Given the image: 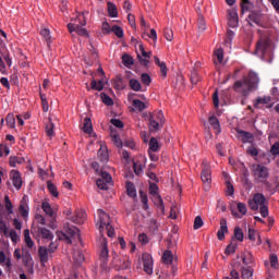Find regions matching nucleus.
Wrapping results in <instances>:
<instances>
[{"label": "nucleus", "mask_w": 279, "mask_h": 279, "mask_svg": "<svg viewBox=\"0 0 279 279\" xmlns=\"http://www.w3.org/2000/svg\"><path fill=\"white\" fill-rule=\"evenodd\" d=\"M149 193L153 195V197L156 195H159L160 189L158 187V185L156 183H150Z\"/></svg>", "instance_id": "nucleus-60"}, {"label": "nucleus", "mask_w": 279, "mask_h": 279, "mask_svg": "<svg viewBox=\"0 0 279 279\" xmlns=\"http://www.w3.org/2000/svg\"><path fill=\"white\" fill-rule=\"evenodd\" d=\"M7 125H9V128H11L12 130H14V128H16V118H14V113H9L7 116Z\"/></svg>", "instance_id": "nucleus-44"}, {"label": "nucleus", "mask_w": 279, "mask_h": 279, "mask_svg": "<svg viewBox=\"0 0 279 279\" xmlns=\"http://www.w3.org/2000/svg\"><path fill=\"white\" fill-rule=\"evenodd\" d=\"M24 241L26 243V247H29V250L34 247V240H32V236L29 235V229L24 230Z\"/></svg>", "instance_id": "nucleus-40"}, {"label": "nucleus", "mask_w": 279, "mask_h": 279, "mask_svg": "<svg viewBox=\"0 0 279 279\" xmlns=\"http://www.w3.org/2000/svg\"><path fill=\"white\" fill-rule=\"evenodd\" d=\"M256 236H257L256 244L257 245H263V239L260 238V233L257 230L250 228L248 229V239H250V241H253V242L256 241Z\"/></svg>", "instance_id": "nucleus-23"}, {"label": "nucleus", "mask_w": 279, "mask_h": 279, "mask_svg": "<svg viewBox=\"0 0 279 279\" xmlns=\"http://www.w3.org/2000/svg\"><path fill=\"white\" fill-rule=\"evenodd\" d=\"M226 234H228V220L222 218L220 220V228L217 232L218 241H223V239H226Z\"/></svg>", "instance_id": "nucleus-16"}, {"label": "nucleus", "mask_w": 279, "mask_h": 279, "mask_svg": "<svg viewBox=\"0 0 279 279\" xmlns=\"http://www.w3.org/2000/svg\"><path fill=\"white\" fill-rule=\"evenodd\" d=\"M214 56L216 60L214 61L215 64H222L223 63V48H218L214 51Z\"/></svg>", "instance_id": "nucleus-37"}, {"label": "nucleus", "mask_w": 279, "mask_h": 279, "mask_svg": "<svg viewBox=\"0 0 279 279\" xmlns=\"http://www.w3.org/2000/svg\"><path fill=\"white\" fill-rule=\"evenodd\" d=\"M250 169L255 182L262 184L267 183V180H269V168L263 163H254L250 167Z\"/></svg>", "instance_id": "nucleus-4"}, {"label": "nucleus", "mask_w": 279, "mask_h": 279, "mask_svg": "<svg viewBox=\"0 0 279 279\" xmlns=\"http://www.w3.org/2000/svg\"><path fill=\"white\" fill-rule=\"evenodd\" d=\"M247 204L251 210H258L259 208V213L264 219L269 217V207L267 206V198L263 193L255 194L253 198L248 199Z\"/></svg>", "instance_id": "nucleus-1"}, {"label": "nucleus", "mask_w": 279, "mask_h": 279, "mask_svg": "<svg viewBox=\"0 0 279 279\" xmlns=\"http://www.w3.org/2000/svg\"><path fill=\"white\" fill-rule=\"evenodd\" d=\"M229 26L232 28L239 27V12L236 9H231L228 11Z\"/></svg>", "instance_id": "nucleus-15"}, {"label": "nucleus", "mask_w": 279, "mask_h": 279, "mask_svg": "<svg viewBox=\"0 0 279 279\" xmlns=\"http://www.w3.org/2000/svg\"><path fill=\"white\" fill-rule=\"evenodd\" d=\"M202 182L205 184H210L213 182V172L210 171V167H205L201 173Z\"/></svg>", "instance_id": "nucleus-17"}, {"label": "nucleus", "mask_w": 279, "mask_h": 279, "mask_svg": "<svg viewBox=\"0 0 279 279\" xmlns=\"http://www.w3.org/2000/svg\"><path fill=\"white\" fill-rule=\"evenodd\" d=\"M254 277V270L250 268L242 269V278L243 279H252Z\"/></svg>", "instance_id": "nucleus-59"}, {"label": "nucleus", "mask_w": 279, "mask_h": 279, "mask_svg": "<svg viewBox=\"0 0 279 279\" xmlns=\"http://www.w3.org/2000/svg\"><path fill=\"white\" fill-rule=\"evenodd\" d=\"M162 262L165 265H171L173 263V253L171 251H165Z\"/></svg>", "instance_id": "nucleus-41"}, {"label": "nucleus", "mask_w": 279, "mask_h": 279, "mask_svg": "<svg viewBox=\"0 0 279 279\" xmlns=\"http://www.w3.org/2000/svg\"><path fill=\"white\" fill-rule=\"evenodd\" d=\"M148 151H160V143L158 138L151 137L148 143Z\"/></svg>", "instance_id": "nucleus-29"}, {"label": "nucleus", "mask_w": 279, "mask_h": 279, "mask_svg": "<svg viewBox=\"0 0 279 279\" xmlns=\"http://www.w3.org/2000/svg\"><path fill=\"white\" fill-rule=\"evenodd\" d=\"M248 84L253 87V88H257L258 84L260 82V78L258 77V74L254 71H250L248 72Z\"/></svg>", "instance_id": "nucleus-21"}, {"label": "nucleus", "mask_w": 279, "mask_h": 279, "mask_svg": "<svg viewBox=\"0 0 279 279\" xmlns=\"http://www.w3.org/2000/svg\"><path fill=\"white\" fill-rule=\"evenodd\" d=\"M233 88L235 93H241V95H244V97H247V95H250V93H252L253 89L247 77H243L236 81L233 85Z\"/></svg>", "instance_id": "nucleus-7"}, {"label": "nucleus", "mask_w": 279, "mask_h": 279, "mask_svg": "<svg viewBox=\"0 0 279 279\" xmlns=\"http://www.w3.org/2000/svg\"><path fill=\"white\" fill-rule=\"evenodd\" d=\"M71 221L81 226L82 223H84V221H86V211L82 209L77 210L76 215L71 218Z\"/></svg>", "instance_id": "nucleus-20"}, {"label": "nucleus", "mask_w": 279, "mask_h": 279, "mask_svg": "<svg viewBox=\"0 0 279 279\" xmlns=\"http://www.w3.org/2000/svg\"><path fill=\"white\" fill-rule=\"evenodd\" d=\"M86 16H88V11L82 12V14L78 15L80 23H69L68 29L72 36H75V33L78 36H83L84 38H88V31L85 27L86 25Z\"/></svg>", "instance_id": "nucleus-2"}, {"label": "nucleus", "mask_w": 279, "mask_h": 279, "mask_svg": "<svg viewBox=\"0 0 279 279\" xmlns=\"http://www.w3.org/2000/svg\"><path fill=\"white\" fill-rule=\"evenodd\" d=\"M90 86H92L93 90L101 92V89L105 88L106 83L104 82V80H100L98 82L96 80H93L90 83Z\"/></svg>", "instance_id": "nucleus-38"}, {"label": "nucleus", "mask_w": 279, "mask_h": 279, "mask_svg": "<svg viewBox=\"0 0 279 279\" xmlns=\"http://www.w3.org/2000/svg\"><path fill=\"white\" fill-rule=\"evenodd\" d=\"M41 208H43L45 215H47L48 217H51L52 219H56V210H58V209L52 208L51 204H49V202H43Z\"/></svg>", "instance_id": "nucleus-18"}, {"label": "nucleus", "mask_w": 279, "mask_h": 279, "mask_svg": "<svg viewBox=\"0 0 279 279\" xmlns=\"http://www.w3.org/2000/svg\"><path fill=\"white\" fill-rule=\"evenodd\" d=\"M25 162V157L11 156L9 158V165L12 168H16L17 165H23Z\"/></svg>", "instance_id": "nucleus-28"}, {"label": "nucleus", "mask_w": 279, "mask_h": 279, "mask_svg": "<svg viewBox=\"0 0 279 279\" xmlns=\"http://www.w3.org/2000/svg\"><path fill=\"white\" fill-rule=\"evenodd\" d=\"M9 178L15 191H21V189H23V177L21 174V171L11 170L9 173Z\"/></svg>", "instance_id": "nucleus-9"}, {"label": "nucleus", "mask_w": 279, "mask_h": 279, "mask_svg": "<svg viewBox=\"0 0 279 279\" xmlns=\"http://www.w3.org/2000/svg\"><path fill=\"white\" fill-rule=\"evenodd\" d=\"M142 260L145 274L151 276V274H154V257H151V255L148 253H144L142 255Z\"/></svg>", "instance_id": "nucleus-12"}, {"label": "nucleus", "mask_w": 279, "mask_h": 279, "mask_svg": "<svg viewBox=\"0 0 279 279\" xmlns=\"http://www.w3.org/2000/svg\"><path fill=\"white\" fill-rule=\"evenodd\" d=\"M100 99L102 100V102L106 106H113L114 101L112 100V98H110V96H108V94L106 93H101L100 94Z\"/></svg>", "instance_id": "nucleus-53"}, {"label": "nucleus", "mask_w": 279, "mask_h": 279, "mask_svg": "<svg viewBox=\"0 0 279 279\" xmlns=\"http://www.w3.org/2000/svg\"><path fill=\"white\" fill-rule=\"evenodd\" d=\"M133 169H134V173L136 175H142V173H143V163H141V161H134L133 162Z\"/></svg>", "instance_id": "nucleus-56"}, {"label": "nucleus", "mask_w": 279, "mask_h": 279, "mask_svg": "<svg viewBox=\"0 0 279 279\" xmlns=\"http://www.w3.org/2000/svg\"><path fill=\"white\" fill-rule=\"evenodd\" d=\"M126 193L129 197H136V187L132 184V182H126Z\"/></svg>", "instance_id": "nucleus-46"}, {"label": "nucleus", "mask_w": 279, "mask_h": 279, "mask_svg": "<svg viewBox=\"0 0 279 279\" xmlns=\"http://www.w3.org/2000/svg\"><path fill=\"white\" fill-rule=\"evenodd\" d=\"M150 117H154L155 121L161 123V125L165 124V113L162 111H155Z\"/></svg>", "instance_id": "nucleus-50"}, {"label": "nucleus", "mask_w": 279, "mask_h": 279, "mask_svg": "<svg viewBox=\"0 0 279 279\" xmlns=\"http://www.w3.org/2000/svg\"><path fill=\"white\" fill-rule=\"evenodd\" d=\"M20 214L24 219H27L29 217V198L27 195H24L20 202L19 207Z\"/></svg>", "instance_id": "nucleus-14"}, {"label": "nucleus", "mask_w": 279, "mask_h": 279, "mask_svg": "<svg viewBox=\"0 0 279 279\" xmlns=\"http://www.w3.org/2000/svg\"><path fill=\"white\" fill-rule=\"evenodd\" d=\"M270 154L271 156H279V141L276 142L271 147H270Z\"/></svg>", "instance_id": "nucleus-63"}, {"label": "nucleus", "mask_w": 279, "mask_h": 279, "mask_svg": "<svg viewBox=\"0 0 279 279\" xmlns=\"http://www.w3.org/2000/svg\"><path fill=\"white\" fill-rule=\"evenodd\" d=\"M56 125L53 124V122L51 121V119L48 121V123L46 124V134L47 136H49V138H53V134H54V130Z\"/></svg>", "instance_id": "nucleus-42"}, {"label": "nucleus", "mask_w": 279, "mask_h": 279, "mask_svg": "<svg viewBox=\"0 0 279 279\" xmlns=\"http://www.w3.org/2000/svg\"><path fill=\"white\" fill-rule=\"evenodd\" d=\"M160 125H162V123L158 122V120H156L154 117L149 118L150 132H158V130H160Z\"/></svg>", "instance_id": "nucleus-36"}, {"label": "nucleus", "mask_w": 279, "mask_h": 279, "mask_svg": "<svg viewBox=\"0 0 279 279\" xmlns=\"http://www.w3.org/2000/svg\"><path fill=\"white\" fill-rule=\"evenodd\" d=\"M111 141L116 145V147H123V141H121V137L114 133V131L111 132Z\"/></svg>", "instance_id": "nucleus-45"}, {"label": "nucleus", "mask_w": 279, "mask_h": 279, "mask_svg": "<svg viewBox=\"0 0 279 279\" xmlns=\"http://www.w3.org/2000/svg\"><path fill=\"white\" fill-rule=\"evenodd\" d=\"M234 238L236 239V241H240V243H243L245 235L243 234V230L241 229V227H235Z\"/></svg>", "instance_id": "nucleus-49"}, {"label": "nucleus", "mask_w": 279, "mask_h": 279, "mask_svg": "<svg viewBox=\"0 0 279 279\" xmlns=\"http://www.w3.org/2000/svg\"><path fill=\"white\" fill-rule=\"evenodd\" d=\"M40 35L45 38L48 46L51 45V32L48 28L41 29Z\"/></svg>", "instance_id": "nucleus-48"}, {"label": "nucleus", "mask_w": 279, "mask_h": 279, "mask_svg": "<svg viewBox=\"0 0 279 279\" xmlns=\"http://www.w3.org/2000/svg\"><path fill=\"white\" fill-rule=\"evenodd\" d=\"M73 260L76 264L84 263V253H82V251H74Z\"/></svg>", "instance_id": "nucleus-47"}, {"label": "nucleus", "mask_w": 279, "mask_h": 279, "mask_svg": "<svg viewBox=\"0 0 279 279\" xmlns=\"http://www.w3.org/2000/svg\"><path fill=\"white\" fill-rule=\"evenodd\" d=\"M239 213H232L233 217L236 219H243L247 215V205L245 203H238L236 205Z\"/></svg>", "instance_id": "nucleus-19"}, {"label": "nucleus", "mask_w": 279, "mask_h": 279, "mask_svg": "<svg viewBox=\"0 0 279 279\" xmlns=\"http://www.w3.org/2000/svg\"><path fill=\"white\" fill-rule=\"evenodd\" d=\"M108 5V14L110 19H117L119 16V11L117 10V4L112 2H107Z\"/></svg>", "instance_id": "nucleus-33"}, {"label": "nucleus", "mask_w": 279, "mask_h": 279, "mask_svg": "<svg viewBox=\"0 0 279 279\" xmlns=\"http://www.w3.org/2000/svg\"><path fill=\"white\" fill-rule=\"evenodd\" d=\"M141 82L144 86H149L151 84V76L148 73H142Z\"/></svg>", "instance_id": "nucleus-55"}, {"label": "nucleus", "mask_w": 279, "mask_h": 279, "mask_svg": "<svg viewBox=\"0 0 279 279\" xmlns=\"http://www.w3.org/2000/svg\"><path fill=\"white\" fill-rule=\"evenodd\" d=\"M98 158H100L101 162H108V146H106L105 144L100 145V148L98 150Z\"/></svg>", "instance_id": "nucleus-25"}, {"label": "nucleus", "mask_w": 279, "mask_h": 279, "mask_svg": "<svg viewBox=\"0 0 279 279\" xmlns=\"http://www.w3.org/2000/svg\"><path fill=\"white\" fill-rule=\"evenodd\" d=\"M269 43L267 39H260L256 45L255 53H259V56H265V51H267Z\"/></svg>", "instance_id": "nucleus-22"}, {"label": "nucleus", "mask_w": 279, "mask_h": 279, "mask_svg": "<svg viewBox=\"0 0 279 279\" xmlns=\"http://www.w3.org/2000/svg\"><path fill=\"white\" fill-rule=\"evenodd\" d=\"M5 202V209L8 210L9 215H12L14 213V206L12 205V201H10V196H4Z\"/></svg>", "instance_id": "nucleus-54"}, {"label": "nucleus", "mask_w": 279, "mask_h": 279, "mask_svg": "<svg viewBox=\"0 0 279 279\" xmlns=\"http://www.w3.org/2000/svg\"><path fill=\"white\" fill-rule=\"evenodd\" d=\"M253 106L257 110H260L263 108H267L269 110L270 108H274V102H271V96H262V97H257L254 100Z\"/></svg>", "instance_id": "nucleus-11"}, {"label": "nucleus", "mask_w": 279, "mask_h": 279, "mask_svg": "<svg viewBox=\"0 0 279 279\" xmlns=\"http://www.w3.org/2000/svg\"><path fill=\"white\" fill-rule=\"evenodd\" d=\"M239 137L241 138L242 143H252L254 138L252 133L246 131H239Z\"/></svg>", "instance_id": "nucleus-34"}, {"label": "nucleus", "mask_w": 279, "mask_h": 279, "mask_svg": "<svg viewBox=\"0 0 279 279\" xmlns=\"http://www.w3.org/2000/svg\"><path fill=\"white\" fill-rule=\"evenodd\" d=\"M48 191L52 197H58L60 195L58 187L51 183V181L48 182Z\"/></svg>", "instance_id": "nucleus-51"}, {"label": "nucleus", "mask_w": 279, "mask_h": 279, "mask_svg": "<svg viewBox=\"0 0 279 279\" xmlns=\"http://www.w3.org/2000/svg\"><path fill=\"white\" fill-rule=\"evenodd\" d=\"M38 254H39V259L43 264L49 263V251L47 246H39Z\"/></svg>", "instance_id": "nucleus-24"}, {"label": "nucleus", "mask_w": 279, "mask_h": 279, "mask_svg": "<svg viewBox=\"0 0 279 279\" xmlns=\"http://www.w3.org/2000/svg\"><path fill=\"white\" fill-rule=\"evenodd\" d=\"M138 51H140V53H137V58L141 62V64H143V66H149V60L151 58V52L145 51V46H143V44L138 45Z\"/></svg>", "instance_id": "nucleus-13"}, {"label": "nucleus", "mask_w": 279, "mask_h": 279, "mask_svg": "<svg viewBox=\"0 0 279 279\" xmlns=\"http://www.w3.org/2000/svg\"><path fill=\"white\" fill-rule=\"evenodd\" d=\"M83 132L85 134H93V121L90 120L89 117H86L84 119Z\"/></svg>", "instance_id": "nucleus-31"}, {"label": "nucleus", "mask_w": 279, "mask_h": 279, "mask_svg": "<svg viewBox=\"0 0 279 279\" xmlns=\"http://www.w3.org/2000/svg\"><path fill=\"white\" fill-rule=\"evenodd\" d=\"M209 123L211 128L216 131V134H221V124L219 123V119H217V117H209Z\"/></svg>", "instance_id": "nucleus-26"}, {"label": "nucleus", "mask_w": 279, "mask_h": 279, "mask_svg": "<svg viewBox=\"0 0 279 279\" xmlns=\"http://www.w3.org/2000/svg\"><path fill=\"white\" fill-rule=\"evenodd\" d=\"M129 86L132 88L135 93H141L143 90V85L141 84V81L131 78L129 81Z\"/></svg>", "instance_id": "nucleus-30"}, {"label": "nucleus", "mask_w": 279, "mask_h": 279, "mask_svg": "<svg viewBox=\"0 0 279 279\" xmlns=\"http://www.w3.org/2000/svg\"><path fill=\"white\" fill-rule=\"evenodd\" d=\"M96 184L100 191H108L112 186V175L108 172H101V178L96 181Z\"/></svg>", "instance_id": "nucleus-10"}, {"label": "nucleus", "mask_w": 279, "mask_h": 279, "mask_svg": "<svg viewBox=\"0 0 279 279\" xmlns=\"http://www.w3.org/2000/svg\"><path fill=\"white\" fill-rule=\"evenodd\" d=\"M138 241L142 245H147V243H149V236H147L145 233H141L138 235Z\"/></svg>", "instance_id": "nucleus-64"}, {"label": "nucleus", "mask_w": 279, "mask_h": 279, "mask_svg": "<svg viewBox=\"0 0 279 279\" xmlns=\"http://www.w3.org/2000/svg\"><path fill=\"white\" fill-rule=\"evenodd\" d=\"M57 236L60 241H65V243L70 244L73 243V239L80 240V229L76 227H68L64 231H57Z\"/></svg>", "instance_id": "nucleus-6"}, {"label": "nucleus", "mask_w": 279, "mask_h": 279, "mask_svg": "<svg viewBox=\"0 0 279 279\" xmlns=\"http://www.w3.org/2000/svg\"><path fill=\"white\" fill-rule=\"evenodd\" d=\"M122 64H124V66H132V64H134V58L130 54H123Z\"/></svg>", "instance_id": "nucleus-52"}, {"label": "nucleus", "mask_w": 279, "mask_h": 279, "mask_svg": "<svg viewBox=\"0 0 279 279\" xmlns=\"http://www.w3.org/2000/svg\"><path fill=\"white\" fill-rule=\"evenodd\" d=\"M153 202L157 208L160 210H165V202L162 201V196L160 194H157L156 196H153Z\"/></svg>", "instance_id": "nucleus-39"}, {"label": "nucleus", "mask_w": 279, "mask_h": 279, "mask_svg": "<svg viewBox=\"0 0 279 279\" xmlns=\"http://www.w3.org/2000/svg\"><path fill=\"white\" fill-rule=\"evenodd\" d=\"M110 269H116V271H125L128 269H132V260H130V256H119L116 252H113Z\"/></svg>", "instance_id": "nucleus-3"}, {"label": "nucleus", "mask_w": 279, "mask_h": 279, "mask_svg": "<svg viewBox=\"0 0 279 279\" xmlns=\"http://www.w3.org/2000/svg\"><path fill=\"white\" fill-rule=\"evenodd\" d=\"M133 106H134V108H136V110H140V112H143V110H145V108H147L145 106V102H143L140 99H134L133 100Z\"/></svg>", "instance_id": "nucleus-58"}, {"label": "nucleus", "mask_w": 279, "mask_h": 279, "mask_svg": "<svg viewBox=\"0 0 279 279\" xmlns=\"http://www.w3.org/2000/svg\"><path fill=\"white\" fill-rule=\"evenodd\" d=\"M3 156H10V147L0 144V158H2Z\"/></svg>", "instance_id": "nucleus-62"}, {"label": "nucleus", "mask_w": 279, "mask_h": 279, "mask_svg": "<svg viewBox=\"0 0 279 279\" xmlns=\"http://www.w3.org/2000/svg\"><path fill=\"white\" fill-rule=\"evenodd\" d=\"M0 265H3L4 267H7V269H10V267H12V262L8 259L5 253L3 252H0Z\"/></svg>", "instance_id": "nucleus-43"}, {"label": "nucleus", "mask_w": 279, "mask_h": 279, "mask_svg": "<svg viewBox=\"0 0 279 279\" xmlns=\"http://www.w3.org/2000/svg\"><path fill=\"white\" fill-rule=\"evenodd\" d=\"M241 10L242 14H245L246 12H252V10H254V4L250 2V0H242Z\"/></svg>", "instance_id": "nucleus-35"}, {"label": "nucleus", "mask_w": 279, "mask_h": 279, "mask_svg": "<svg viewBox=\"0 0 279 279\" xmlns=\"http://www.w3.org/2000/svg\"><path fill=\"white\" fill-rule=\"evenodd\" d=\"M97 216L98 218L96 219V226L101 234V232H104V229L108 228V226L110 225V215L104 211V209H98Z\"/></svg>", "instance_id": "nucleus-8"}, {"label": "nucleus", "mask_w": 279, "mask_h": 279, "mask_svg": "<svg viewBox=\"0 0 279 279\" xmlns=\"http://www.w3.org/2000/svg\"><path fill=\"white\" fill-rule=\"evenodd\" d=\"M204 226V220L202 216H196L194 219V230H199Z\"/></svg>", "instance_id": "nucleus-61"}, {"label": "nucleus", "mask_w": 279, "mask_h": 279, "mask_svg": "<svg viewBox=\"0 0 279 279\" xmlns=\"http://www.w3.org/2000/svg\"><path fill=\"white\" fill-rule=\"evenodd\" d=\"M111 32H113L118 38H123L124 36L123 28L121 26L113 25Z\"/></svg>", "instance_id": "nucleus-57"}, {"label": "nucleus", "mask_w": 279, "mask_h": 279, "mask_svg": "<svg viewBox=\"0 0 279 279\" xmlns=\"http://www.w3.org/2000/svg\"><path fill=\"white\" fill-rule=\"evenodd\" d=\"M155 60V64H157V66L160 68V73L162 77H167V63H165L163 61H160V58L158 57H154Z\"/></svg>", "instance_id": "nucleus-27"}, {"label": "nucleus", "mask_w": 279, "mask_h": 279, "mask_svg": "<svg viewBox=\"0 0 279 279\" xmlns=\"http://www.w3.org/2000/svg\"><path fill=\"white\" fill-rule=\"evenodd\" d=\"M38 234L43 236V239H47L48 241H53V233L49 231V229L43 227L38 228Z\"/></svg>", "instance_id": "nucleus-32"}, {"label": "nucleus", "mask_w": 279, "mask_h": 279, "mask_svg": "<svg viewBox=\"0 0 279 279\" xmlns=\"http://www.w3.org/2000/svg\"><path fill=\"white\" fill-rule=\"evenodd\" d=\"M100 251H99V262H100V267L105 274H110V267L108 266V260H109V254L110 251L108 250V240H106L105 236L100 238Z\"/></svg>", "instance_id": "nucleus-5"}]
</instances>
